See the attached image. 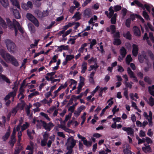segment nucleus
Instances as JSON below:
<instances>
[{"mask_svg":"<svg viewBox=\"0 0 154 154\" xmlns=\"http://www.w3.org/2000/svg\"><path fill=\"white\" fill-rule=\"evenodd\" d=\"M6 23L4 19L0 16V26L3 29L8 28L11 29H14L15 35L17 34L18 29L20 32L22 33H23V30L20 26L19 23L15 19H13L11 21L8 18H6Z\"/></svg>","mask_w":154,"mask_h":154,"instance_id":"1","label":"nucleus"},{"mask_svg":"<svg viewBox=\"0 0 154 154\" xmlns=\"http://www.w3.org/2000/svg\"><path fill=\"white\" fill-rule=\"evenodd\" d=\"M0 55L6 62H10L12 65L16 66H19V63L17 59L8 53L5 50L2 49H0Z\"/></svg>","mask_w":154,"mask_h":154,"instance_id":"2","label":"nucleus"},{"mask_svg":"<svg viewBox=\"0 0 154 154\" xmlns=\"http://www.w3.org/2000/svg\"><path fill=\"white\" fill-rule=\"evenodd\" d=\"M8 50L11 53L14 54L17 51V48L14 43L11 40L6 39L5 40Z\"/></svg>","mask_w":154,"mask_h":154,"instance_id":"3","label":"nucleus"},{"mask_svg":"<svg viewBox=\"0 0 154 154\" xmlns=\"http://www.w3.org/2000/svg\"><path fill=\"white\" fill-rule=\"evenodd\" d=\"M146 54L149 55L151 59L153 58V54L150 51H148L147 53L143 51L142 52L141 55H139L138 56V59L140 62L143 63L144 60V59L146 60H147V57L146 56Z\"/></svg>","mask_w":154,"mask_h":154,"instance_id":"4","label":"nucleus"},{"mask_svg":"<svg viewBox=\"0 0 154 154\" xmlns=\"http://www.w3.org/2000/svg\"><path fill=\"white\" fill-rule=\"evenodd\" d=\"M77 141L75 140L72 137H69L67 140L66 143L67 149H72L75 146Z\"/></svg>","mask_w":154,"mask_h":154,"instance_id":"5","label":"nucleus"},{"mask_svg":"<svg viewBox=\"0 0 154 154\" xmlns=\"http://www.w3.org/2000/svg\"><path fill=\"white\" fill-rule=\"evenodd\" d=\"M149 38L147 36V34L146 33H145L143 37V40H146L148 44L150 45H151L152 44L149 41V39L151 40L152 43H154V37H153L152 33L149 32Z\"/></svg>","mask_w":154,"mask_h":154,"instance_id":"6","label":"nucleus"},{"mask_svg":"<svg viewBox=\"0 0 154 154\" xmlns=\"http://www.w3.org/2000/svg\"><path fill=\"white\" fill-rule=\"evenodd\" d=\"M26 17L29 20L33 23L34 25L38 27L39 25V23L38 20L31 14L28 13L27 14Z\"/></svg>","mask_w":154,"mask_h":154,"instance_id":"7","label":"nucleus"},{"mask_svg":"<svg viewBox=\"0 0 154 154\" xmlns=\"http://www.w3.org/2000/svg\"><path fill=\"white\" fill-rule=\"evenodd\" d=\"M99 66L97 64H94L92 65H91L88 69V71H91L93 69H94V71H93L91 72L89 77H94V74L96 72L97 69L98 67Z\"/></svg>","mask_w":154,"mask_h":154,"instance_id":"8","label":"nucleus"},{"mask_svg":"<svg viewBox=\"0 0 154 154\" xmlns=\"http://www.w3.org/2000/svg\"><path fill=\"white\" fill-rule=\"evenodd\" d=\"M78 137L81 139L82 140L83 142V144L87 147H89L91 146L92 145V142L90 141H88L86 139L85 137H82L79 134H77Z\"/></svg>","mask_w":154,"mask_h":154,"instance_id":"9","label":"nucleus"},{"mask_svg":"<svg viewBox=\"0 0 154 154\" xmlns=\"http://www.w3.org/2000/svg\"><path fill=\"white\" fill-rule=\"evenodd\" d=\"M84 81L85 79L83 77L80 76V82L79 83V86L77 87V91L76 92L77 94H79L81 91L82 88L85 84Z\"/></svg>","mask_w":154,"mask_h":154,"instance_id":"10","label":"nucleus"},{"mask_svg":"<svg viewBox=\"0 0 154 154\" xmlns=\"http://www.w3.org/2000/svg\"><path fill=\"white\" fill-rule=\"evenodd\" d=\"M143 116L146 119L148 120L149 122V125L150 126H152V113L151 112V111H149V114L148 115L146 112H144L143 113Z\"/></svg>","mask_w":154,"mask_h":154,"instance_id":"11","label":"nucleus"},{"mask_svg":"<svg viewBox=\"0 0 154 154\" xmlns=\"http://www.w3.org/2000/svg\"><path fill=\"white\" fill-rule=\"evenodd\" d=\"M134 2H135V4L137 5L139 7H141L143 9L146 8L148 11L149 12L150 11V7L148 5L146 4L144 6L141 3L137 0H136L134 1Z\"/></svg>","mask_w":154,"mask_h":154,"instance_id":"12","label":"nucleus"},{"mask_svg":"<svg viewBox=\"0 0 154 154\" xmlns=\"http://www.w3.org/2000/svg\"><path fill=\"white\" fill-rule=\"evenodd\" d=\"M42 122L43 124V127L48 131H50L51 128L54 126L53 124L51 122L47 124L45 122Z\"/></svg>","mask_w":154,"mask_h":154,"instance_id":"13","label":"nucleus"},{"mask_svg":"<svg viewBox=\"0 0 154 154\" xmlns=\"http://www.w3.org/2000/svg\"><path fill=\"white\" fill-rule=\"evenodd\" d=\"M35 13L38 17H40L46 16L48 14L47 11H44L42 12L39 11H35Z\"/></svg>","mask_w":154,"mask_h":154,"instance_id":"14","label":"nucleus"},{"mask_svg":"<svg viewBox=\"0 0 154 154\" xmlns=\"http://www.w3.org/2000/svg\"><path fill=\"white\" fill-rule=\"evenodd\" d=\"M123 130L127 132V134L131 136H133L134 134L133 130L131 128L129 127H123L122 128Z\"/></svg>","mask_w":154,"mask_h":154,"instance_id":"15","label":"nucleus"},{"mask_svg":"<svg viewBox=\"0 0 154 154\" xmlns=\"http://www.w3.org/2000/svg\"><path fill=\"white\" fill-rule=\"evenodd\" d=\"M42 122H44L42 120H36L35 118L33 119L32 123L34 124H36L37 128H41V126H43V124Z\"/></svg>","mask_w":154,"mask_h":154,"instance_id":"16","label":"nucleus"},{"mask_svg":"<svg viewBox=\"0 0 154 154\" xmlns=\"http://www.w3.org/2000/svg\"><path fill=\"white\" fill-rule=\"evenodd\" d=\"M131 18L132 20H133L135 19V18L137 17L139 19L142 23H143L144 22V19L140 15L137 14H134L131 15Z\"/></svg>","mask_w":154,"mask_h":154,"instance_id":"17","label":"nucleus"},{"mask_svg":"<svg viewBox=\"0 0 154 154\" xmlns=\"http://www.w3.org/2000/svg\"><path fill=\"white\" fill-rule=\"evenodd\" d=\"M132 47L133 54L134 56L136 57L138 53V46L135 44H133V45Z\"/></svg>","mask_w":154,"mask_h":154,"instance_id":"18","label":"nucleus"},{"mask_svg":"<svg viewBox=\"0 0 154 154\" xmlns=\"http://www.w3.org/2000/svg\"><path fill=\"white\" fill-rule=\"evenodd\" d=\"M12 11L13 15L16 18L19 19L21 18V15L17 10L16 9H12Z\"/></svg>","mask_w":154,"mask_h":154,"instance_id":"19","label":"nucleus"},{"mask_svg":"<svg viewBox=\"0 0 154 154\" xmlns=\"http://www.w3.org/2000/svg\"><path fill=\"white\" fill-rule=\"evenodd\" d=\"M0 3L5 8H7L9 6L8 0H0Z\"/></svg>","mask_w":154,"mask_h":154,"instance_id":"20","label":"nucleus"},{"mask_svg":"<svg viewBox=\"0 0 154 154\" xmlns=\"http://www.w3.org/2000/svg\"><path fill=\"white\" fill-rule=\"evenodd\" d=\"M133 31L135 35L137 36H140V30L137 26H134L133 27Z\"/></svg>","mask_w":154,"mask_h":154,"instance_id":"21","label":"nucleus"},{"mask_svg":"<svg viewBox=\"0 0 154 154\" xmlns=\"http://www.w3.org/2000/svg\"><path fill=\"white\" fill-rule=\"evenodd\" d=\"M144 145L145 146L142 147V149L143 151L144 152L147 153L151 151V148L149 146L147 145H146L145 144H144Z\"/></svg>","mask_w":154,"mask_h":154,"instance_id":"22","label":"nucleus"},{"mask_svg":"<svg viewBox=\"0 0 154 154\" xmlns=\"http://www.w3.org/2000/svg\"><path fill=\"white\" fill-rule=\"evenodd\" d=\"M16 92L14 91L11 92L7 95L5 98V99L6 100L8 99L11 97H13L12 101H13L14 98L16 95Z\"/></svg>","mask_w":154,"mask_h":154,"instance_id":"23","label":"nucleus"},{"mask_svg":"<svg viewBox=\"0 0 154 154\" xmlns=\"http://www.w3.org/2000/svg\"><path fill=\"white\" fill-rule=\"evenodd\" d=\"M68 49V45H62L60 46H58L57 49V51L61 52L63 50H67Z\"/></svg>","mask_w":154,"mask_h":154,"instance_id":"24","label":"nucleus"},{"mask_svg":"<svg viewBox=\"0 0 154 154\" xmlns=\"http://www.w3.org/2000/svg\"><path fill=\"white\" fill-rule=\"evenodd\" d=\"M87 63L85 62H83L82 63V70L81 72L82 73H84L87 69Z\"/></svg>","mask_w":154,"mask_h":154,"instance_id":"25","label":"nucleus"},{"mask_svg":"<svg viewBox=\"0 0 154 154\" xmlns=\"http://www.w3.org/2000/svg\"><path fill=\"white\" fill-rule=\"evenodd\" d=\"M10 135V129L9 128L7 131L5 133V135L2 137V139L4 141H6Z\"/></svg>","mask_w":154,"mask_h":154,"instance_id":"26","label":"nucleus"},{"mask_svg":"<svg viewBox=\"0 0 154 154\" xmlns=\"http://www.w3.org/2000/svg\"><path fill=\"white\" fill-rule=\"evenodd\" d=\"M2 80L5 81L7 83H10V81L4 75L0 74V81H1Z\"/></svg>","mask_w":154,"mask_h":154,"instance_id":"27","label":"nucleus"},{"mask_svg":"<svg viewBox=\"0 0 154 154\" xmlns=\"http://www.w3.org/2000/svg\"><path fill=\"white\" fill-rule=\"evenodd\" d=\"M12 5L15 6L19 9H20V7L17 0H10Z\"/></svg>","mask_w":154,"mask_h":154,"instance_id":"28","label":"nucleus"},{"mask_svg":"<svg viewBox=\"0 0 154 154\" xmlns=\"http://www.w3.org/2000/svg\"><path fill=\"white\" fill-rule=\"evenodd\" d=\"M84 14L86 17H89L91 15V10L89 8L86 9L84 12Z\"/></svg>","mask_w":154,"mask_h":154,"instance_id":"29","label":"nucleus"},{"mask_svg":"<svg viewBox=\"0 0 154 154\" xmlns=\"http://www.w3.org/2000/svg\"><path fill=\"white\" fill-rule=\"evenodd\" d=\"M28 28L31 33H34L35 32V28L34 26L31 23H29L28 24Z\"/></svg>","mask_w":154,"mask_h":154,"instance_id":"30","label":"nucleus"},{"mask_svg":"<svg viewBox=\"0 0 154 154\" xmlns=\"http://www.w3.org/2000/svg\"><path fill=\"white\" fill-rule=\"evenodd\" d=\"M116 27L115 26L113 25H111L110 26V27H108L106 29V30L108 32H112V33H114Z\"/></svg>","mask_w":154,"mask_h":154,"instance_id":"31","label":"nucleus"},{"mask_svg":"<svg viewBox=\"0 0 154 154\" xmlns=\"http://www.w3.org/2000/svg\"><path fill=\"white\" fill-rule=\"evenodd\" d=\"M35 132L34 130H32L31 131L29 130H27V134L29 137L30 139H32L33 135L34 134Z\"/></svg>","mask_w":154,"mask_h":154,"instance_id":"32","label":"nucleus"},{"mask_svg":"<svg viewBox=\"0 0 154 154\" xmlns=\"http://www.w3.org/2000/svg\"><path fill=\"white\" fill-rule=\"evenodd\" d=\"M97 17L96 16H94L93 17H92L90 19V20L88 22V23L89 24H92L93 26H94V21L96 20L97 19Z\"/></svg>","mask_w":154,"mask_h":154,"instance_id":"33","label":"nucleus"},{"mask_svg":"<svg viewBox=\"0 0 154 154\" xmlns=\"http://www.w3.org/2000/svg\"><path fill=\"white\" fill-rule=\"evenodd\" d=\"M65 122L64 121V122H61V125L59 126V127L61 128L66 131L68 132V131L69 129L66 127Z\"/></svg>","mask_w":154,"mask_h":154,"instance_id":"34","label":"nucleus"},{"mask_svg":"<svg viewBox=\"0 0 154 154\" xmlns=\"http://www.w3.org/2000/svg\"><path fill=\"white\" fill-rule=\"evenodd\" d=\"M87 45V44L86 43H85L82 45L81 48L79 49L78 52L80 53H83L84 49V48L86 47Z\"/></svg>","mask_w":154,"mask_h":154,"instance_id":"35","label":"nucleus"},{"mask_svg":"<svg viewBox=\"0 0 154 154\" xmlns=\"http://www.w3.org/2000/svg\"><path fill=\"white\" fill-rule=\"evenodd\" d=\"M123 36L127 39H131V35L129 32L128 31L126 33L123 34Z\"/></svg>","mask_w":154,"mask_h":154,"instance_id":"36","label":"nucleus"},{"mask_svg":"<svg viewBox=\"0 0 154 154\" xmlns=\"http://www.w3.org/2000/svg\"><path fill=\"white\" fill-rule=\"evenodd\" d=\"M127 72L128 73L129 75V76L131 78H132L135 76L133 72L132 71L130 68H128Z\"/></svg>","mask_w":154,"mask_h":154,"instance_id":"37","label":"nucleus"},{"mask_svg":"<svg viewBox=\"0 0 154 154\" xmlns=\"http://www.w3.org/2000/svg\"><path fill=\"white\" fill-rule=\"evenodd\" d=\"M120 54L121 56H125L126 54V51L125 49L123 47H122L120 49Z\"/></svg>","mask_w":154,"mask_h":154,"instance_id":"38","label":"nucleus"},{"mask_svg":"<svg viewBox=\"0 0 154 154\" xmlns=\"http://www.w3.org/2000/svg\"><path fill=\"white\" fill-rule=\"evenodd\" d=\"M81 14L79 12H76L72 17L73 18H75L77 20L80 19Z\"/></svg>","mask_w":154,"mask_h":154,"instance_id":"39","label":"nucleus"},{"mask_svg":"<svg viewBox=\"0 0 154 154\" xmlns=\"http://www.w3.org/2000/svg\"><path fill=\"white\" fill-rule=\"evenodd\" d=\"M125 60L127 64H129L132 61V58L130 55H128L126 57Z\"/></svg>","mask_w":154,"mask_h":154,"instance_id":"40","label":"nucleus"},{"mask_svg":"<svg viewBox=\"0 0 154 154\" xmlns=\"http://www.w3.org/2000/svg\"><path fill=\"white\" fill-rule=\"evenodd\" d=\"M149 91L150 94L154 96V85L151 87H149Z\"/></svg>","mask_w":154,"mask_h":154,"instance_id":"41","label":"nucleus"},{"mask_svg":"<svg viewBox=\"0 0 154 154\" xmlns=\"http://www.w3.org/2000/svg\"><path fill=\"white\" fill-rule=\"evenodd\" d=\"M16 141L15 137H11V139L9 141V143L10 145L13 147Z\"/></svg>","mask_w":154,"mask_h":154,"instance_id":"42","label":"nucleus"},{"mask_svg":"<svg viewBox=\"0 0 154 154\" xmlns=\"http://www.w3.org/2000/svg\"><path fill=\"white\" fill-rule=\"evenodd\" d=\"M108 88L106 87H105L104 88H100L99 96L102 97L103 92L105 91Z\"/></svg>","mask_w":154,"mask_h":154,"instance_id":"43","label":"nucleus"},{"mask_svg":"<svg viewBox=\"0 0 154 154\" xmlns=\"http://www.w3.org/2000/svg\"><path fill=\"white\" fill-rule=\"evenodd\" d=\"M109 13L108 15L109 18L112 17L114 14V11L113 10V7L112 6H111L109 8Z\"/></svg>","mask_w":154,"mask_h":154,"instance_id":"44","label":"nucleus"},{"mask_svg":"<svg viewBox=\"0 0 154 154\" xmlns=\"http://www.w3.org/2000/svg\"><path fill=\"white\" fill-rule=\"evenodd\" d=\"M56 109V107L53 106L51 107L48 110L47 112L49 113H51L54 110H55Z\"/></svg>","mask_w":154,"mask_h":154,"instance_id":"45","label":"nucleus"},{"mask_svg":"<svg viewBox=\"0 0 154 154\" xmlns=\"http://www.w3.org/2000/svg\"><path fill=\"white\" fill-rule=\"evenodd\" d=\"M40 115L42 117L45 118L47 120L49 121H50V119L48 115L46 114H45L43 112H41L40 113Z\"/></svg>","mask_w":154,"mask_h":154,"instance_id":"46","label":"nucleus"},{"mask_svg":"<svg viewBox=\"0 0 154 154\" xmlns=\"http://www.w3.org/2000/svg\"><path fill=\"white\" fill-rule=\"evenodd\" d=\"M148 103L151 106H152L154 105V99L151 97L149 99Z\"/></svg>","mask_w":154,"mask_h":154,"instance_id":"47","label":"nucleus"},{"mask_svg":"<svg viewBox=\"0 0 154 154\" xmlns=\"http://www.w3.org/2000/svg\"><path fill=\"white\" fill-rule=\"evenodd\" d=\"M74 58V56L73 55L69 54L66 56L65 60L66 61H69Z\"/></svg>","mask_w":154,"mask_h":154,"instance_id":"48","label":"nucleus"},{"mask_svg":"<svg viewBox=\"0 0 154 154\" xmlns=\"http://www.w3.org/2000/svg\"><path fill=\"white\" fill-rule=\"evenodd\" d=\"M29 125L28 123L26 122L25 124H24L23 125L21 126V131H23L26 129L29 126Z\"/></svg>","mask_w":154,"mask_h":154,"instance_id":"49","label":"nucleus"},{"mask_svg":"<svg viewBox=\"0 0 154 154\" xmlns=\"http://www.w3.org/2000/svg\"><path fill=\"white\" fill-rule=\"evenodd\" d=\"M19 121L20 122V124L17 127L16 129L17 131H20V127H21L20 126L23 122V119L22 118H20L19 120Z\"/></svg>","mask_w":154,"mask_h":154,"instance_id":"50","label":"nucleus"},{"mask_svg":"<svg viewBox=\"0 0 154 154\" xmlns=\"http://www.w3.org/2000/svg\"><path fill=\"white\" fill-rule=\"evenodd\" d=\"M121 43V41L119 39L115 38L114 39L113 44L115 45H119Z\"/></svg>","mask_w":154,"mask_h":154,"instance_id":"51","label":"nucleus"},{"mask_svg":"<svg viewBox=\"0 0 154 154\" xmlns=\"http://www.w3.org/2000/svg\"><path fill=\"white\" fill-rule=\"evenodd\" d=\"M116 14H115L111 19V22L112 24H115L116 22Z\"/></svg>","mask_w":154,"mask_h":154,"instance_id":"52","label":"nucleus"},{"mask_svg":"<svg viewBox=\"0 0 154 154\" xmlns=\"http://www.w3.org/2000/svg\"><path fill=\"white\" fill-rule=\"evenodd\" d=\"M17 107L14 108L13 109L11 112L10 113V115H12L13 116H14L16 113L17 112Z\"/></svg>","mask_w":154,"mask_h":154,"instance_id":"53","label":"nucleus"},{"mask_svg":"<svg viewBox=\"0 0 154 154\" xmlns=\"http://www.w3.org/2000/svg\"><path fill=\"white\" fill-rule=\"evenodd\" d=\"M97 41L95 39H92L91 42V44L90 46V48L92 49L93 46L96 44Z\"/></svg>","mask_w":154,"mask_h":154,"instance_id":"54","label":"nucleus"},{"mask_svg":"<svg viewBox=\"0 0 154 154\" xmlns=\"http://www.w3.org/2000/svg\"><path fill=\"white\" fill-rule=\"evenodd\" d=\"M100 88V87L99 86H97L95 88L92 92H91V95L92 96H94L95 94L97 91Z\"/></svg>","mask_w":154,"mask_h":154,"instance_id":"55","label":"nucleus"},{"mask_svg":"<svg viewBox=\"0 0 154 154\" xmlns=\"http://www.w3.org/2000/svg\"><path fill=\"white\" fill-rule=\"evenodd\" d=\"M18 131L19 132L17 134L18 137V143H20L21 140V137L22 136V134L21 133V131Z\"/></svg>","mask_w":154,"mask_h":154,"instance_id":"56","label":"nucleus"},{"mask_svg":"<svg viewBox=\"0 0 154 154\" xmlns=\"http://www.w3.org/2000/svg\"><path fill=\"white\" fill-rule=\"evenodd\" d=\"M88 62L89 63H91L92 62H94L95 63L94 64H97L96 63V59L93 57H92L90 59L88 60Z\"/></svg>","mask_w":154,"mask_h":154,"instance_id":"57","label":"nucleus"},{"mask_svg":"<svg viewBox=\"0 0 154 154\" xmlns=\"http://www.w3.org/2000/svg\"><path fill=\"white\" fill-rule=\"evenodd\" d=\"M39 93L37 91H35L33 92L29 95V98H32L34 96H36L39 94Z\"/></svg>","mask_w":154,"mask_h":154,"instance_id":"58","label":"nucleus"},{"mask_svg":"<svg viewBox=\"0 0 154 154\" xmlns=\"http://www.w3.org/2000/svg\"><path fill=\"white\" fill-rule=\"evenodd\" d=\"M119 110V108H117V106H115L113 108L112 110L113 115H114L116 112H118Z\"/></svg>","mask_w":154,"mask_h":154,"instance_id":"59","label":"nucleus"},{"mask_svg":"<svg viewBox=\"0 0 154 154\" xmlns=\"http://www.w3.org/2000/svg\"><path fill=\"white\" fill-rule=\"evenodd\" d=\"M121 118L119 117L114 118L112 119L113 121L114 122H116V123L117 122H121Z\"/></svg>","mask_w":154,"mask_h":154,"instance_id":"60","label":"nucleus"},{"mask_svg":"<svg viewBox=\"0 0 154 154\" xmlns=\"http://www.w3.org/2000/svg\"><path fill=\"white\" fill-rule=\"evenodd\" d=\"M113 8L114 11H117L120 10L121 9V7L119 5H117L114 6L113 7Z\"/></svg>","mask_w":154,"mask_h":154,"instance_id":"61","label":"nucleus"},{"mask_svg":"<svg viewBox=\"0 0 154 154\" xmlns=\"http://www.w3.org/2000/svg\"><path fill=\"white\" fill-rule=\"evenodd\" d=\"M145 81L147 82L148 84H151L152 81L150 79L148 76H146L144 78Z\"/></svg>","mask_w":154,"mask_h":154,"instance_id":"62","label":"nucleus"},{"mask_svg":"<svg viewBox=\"0 0 154 154\" xmlns=\"http://www.w3.org/2000/svg\"><path fill=\"white\" fill-rule=\"evenodd\" d=\"M143 17L145 19L147 20H148L149 19V17L147 13L145 11H143Z\"/></svg>","mask_w":154,"mask_h":154,"instance_id":"63","label":"nucleus"},{"mask_svg":"<svg viewBox=\"0 0 154 154\" xmlns=\"http://www.w3.org/2000/svg\"><path fill=\"white\" fill-rule=\"evenodd\" d=\"M67 83L66 82L64 84L62 85L58 88L60 91L62 89L65 88L67 86Z\"/></svg>","mask_w":154,"mask_h":154,"instance_id":"64","label":"nucleus"}]
</instances>
